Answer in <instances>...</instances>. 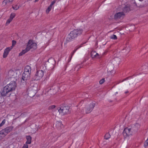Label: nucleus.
<instances>
[{
	"mask_svg": "<svg viewBox=\"0 0 148 148\" xmlns=\"http://www.w3.org/2000/svg\"><path fill=\"white\" fill-rule=\"evenodd\" d=\"M69 107L68 106H61L58 111L61 115H64L70 113Z\"/></svg>",
	"mask_w": 148,
	"mask_h": 148,
	"instance_id": "f257e3e1",
	"label": "nucleus"
},
{
	"mask_svg": "<svg viewBox=\"0 0 148 148\" xmlns=\"http://www.w3.org/2000/svg\"><path fill=\"white\" fill-rule=\"evenodd\" d=\"M27 48L29 51L30 49L32 50H34L37 48V45L36 43L33 42L32 40H30L27 43Z\"/></svg>",
	"mask_w": 148,
	"mask_h": 148,
	"instance_id": "f03ea898",
	"label": "nucleus"
},
{
	"mask_svg": "<svg viewBox=\"0 0 148 148\" xmlns=\"http://www.w3.org/2000/svg\"><path fill=\"white\" fill-rule=\"evenodd\" d=\"M44 74V72L42 70L37 71L35 76L33 77L34 80H39L43 77Z\"/></svg>",
	"mask_w": 148,
	"mask_h": 148,
	"instance_id": "7ed1b4c3",
	"label": "nucleus"
},
{
	"mask_svg": "<svg viewBox=\"0 0 148 148\" xmlns=\"http://www.w3.org/2000/svg\"><path fill=\"white\" fill-rule=\"evenodd\" d=\"M82 29H74L73 31L71 32L69 34L73 38H74L76 37L78 35L81 34L82 32Z\"/></svg>",
	"mask_w": 148,
	"mask_h": 148,
	"instance_id": "20e7f679",
	"label": "nucleus"
},
{
	"mask_svg": "<svg viewBox=\"0 0 148 148\" xmlns=\"http://www.w3.org/2000/svg\"><path fill=\"white\" fill-rule=\"evenodd\" d=\"M38 85L37 84H34L33 86L32 87L31 90L33 91V94L32 95L31 94V92H29L28 94V95L30 97H32L34 96L37 92L38 90L37 88Z\"/></svg>",
	"mask_w": 148,
	"mask_h": 148,
	"instance_id": "39448f33",
	"label": "nucleus"
},
{
	"mask_svg": "<svg viewBox=\"0 0 148 148\" xmlns=\"http://www.w3.org/2000/svg\"><path fill=\"white\" fill-rule=\"evenodd\" d=\"M130 128H125L123 132V134L125 138L128 137L132 134V132Z\"/></svg>",
	"mask_w": 148,
	"mask_h": 148,
	"instance_id": "423d86ee",
	"label": "nucleus"
},
{
	"mask_svg": "<svg viewBox=\"0 0 148 148\" xmlns=\"http://www.w3.org/2000/svg\"><path fill=\"white\" fill-rule=\"evenodd\" d=\"M55 63L56 62L54 59L52 58H50L48 60L46 64L49 66L53 68Z\"/></svg>",
	"mask_w": 148,
	"mask_h": 148,
	"instance_id": "0eeeda50",
	"label": "nucleus"
},
{
	"mask_svg": "<svg viewBox=\"0 0 148 148\" xmlns=\"http://www.w3.org/2000/svg\"><path fill=\"white\" fill-rule=\"evenodd\" d=\"M125 16L123 12H118L115 14L114 16V18L117 20L119 19H122Z\"/></svg>",
	"mask_w": 148,
	"mask_h": 148,
	"instance_id": "6e6552de",
	"label": "nucleus"
},
{
	"mask_svg": "<svg viewBox=\"0 0 148 148\" xmlns=\"http://www.w3.org/2000/svg\"><path fill=\"white\" fill-rule=\"evenodd\" d=\"M95 106L94 103H90L89 105L87 106L86 108V111L85 113L86 114L90 113L92 110Z\"/></svg>",
	"mask_w": 148,
	"mask_h": 148,
	"instance_id": "1a4fd4ad",
	"label": "nucleus"
},
{
	"mask_svg": "<svg viewBox=\"0 0 148 148\" xmlns=\"http://www.w3.org/2000/svg\"><path fill=\"white\" fill-rule=\"evenodd\" d=\"M8 76L9 77L12 78L13 79H14V80H16V79L15 78V75H16V73L13 71L11 70H10L8 72Z\"/></svg>",
	"mask_w": 148,
	"mask_h": 148,
	"instance_id": "9d476101",
	"label": "nucleus"
},
{
	"mask_svg": "<svg viewBox=\"0 0 148 148\" xmlns=\"http://www.w3.org/2000/svg\"><path fill=\"white\" fill-rule=\"evenodd\" d=\"M1 95L3 97L5 96L9 97L11 94V93L8 92L5 87L3 88V90L1 92Z\"/></svg>",
	"mask_w": 148,
	"mask_h": 148,
	"instance_id": "9b49d317",
	"label": "nucleus"
},
{
	"mask_svg": "<svg viewBox=\"0 0 148 148\" xmlns=\"http://www.w3.org/2000/svg\"><path fill=\"white\" fill-rule=\"evenodd\" d=\"M30 73L24 72L22 75V79L24 81L27 80L30 78Z\"/></svg>",
	"mask_w": 148,
	"mask_h": 148,
	"instance_id": "f8f14e48",
	"label": "nucleus"
},
{
	"mask_svg": "<svg viewBox=\"0 0 148 148\" xmlns=\"http://www.w3.org/2000/svg\"><path fill=\"white\" fill-rule=\"evenodd\" d=\"M12 47H10L6 48L4 50L3 57V58H5L7 56L9 51L12 49Z\"/></svg>",
	"mask_w": 148,
	"mask_h": 148,
	"instance_id": "ddd939ff",
	"label": "nucleus"
},
{
	"mask_svg": "<svg viewBox=\"0 0 148 148\" xmlns=\"http://www.w3.org/2000/svg\"><path fill=\"white\" fill-rule=\"evenodd\" d=\"M8 85L14 90H15L16 86V84L15 82V81L14 80L12 81Z\"/></svg>",
	"mask_w": 148,
	"mask_h": 148,
	"instance_id": "4468645a",
	"label": "nucleus"
},
{
	"mask_svg": "<svg viewBox=\"0 0 148 148\" xmlns=\"http://www.w3.org/2000/svg\"><path fill=\"white\" fill-rule=\"evenodd\" d=\"M91 56L92 58H95L97 57L98 58H99V54L96 53V52L93 51H92L91 52Z\"/></svg>",
	"mask_w": 148,
	"mask_h": 148,
	"instance_id": "2eb2a0df",
	"label": "nucleus"
},
{
	"mask_svg": "<svg viewBox=\"0 0 148 148\" xmlns=\"http://www.w3.org/2000/svg\"><path fill=\"white\" fill-rule=\"evenodd\" d=\"M13 127L12 126L8 127L4 129L5 133L7 135L13 129Z\"/></svg>",
	"mask_w": 148,
	"mask_h": 148,
	"instance_id": "dca6fc26",
	"label": "nucleus"
},
{
	"mask_svg": "<svg viewBox=\"0 0 148 148\" xmlns=\"http://www.w3.org/2000/svg\"><path fill=\"white\" fill-rule=\"evenodd\" d=\"M25 72H28L31 73V67L29 65L26 66L25 68L24 71Z\"/></svg>",
	"mask_w": 148,
	"mask_h": 148,
	"instance_id": "f3484780",
	"label": "nucleus"
},
{
	"mask_svg": "<svg viewBox=\"0 0 148 148\" xmlns=\"http://www.w3.org/2000/svg\"><path fill=\"white\" fill-rule=\"evenodd\" d=\"M26 138L27 140L26 144H30L31 143L32 137L30 136H26Z\"/></svg>",
	"mask_w": 148,
	"mask_h": 148,
	"instance_id": "a211bd4d",
	"label": "nucleus"
},
{
	"mask_svg": "<svg viewBox=\"0 0 148 148\" xmlns=\"http://www.w3.org/2000/svg\"><path fill=\"white\" fill-rule=\"evenodd\" d=\"M73 38L70 34H69L66 38V42L65 43L70 42Z\"/></svg>",
	"mask_w": 148,
	"mask_h": 148,
	"instance_id": "6ab92c4d",
	"label": "nucleus"
},
{
	"mask_svg": "<svg viewBox=\"0 0 148 148\" xmlns=\"http://www.w3.org/2000/svg\"><path fill=\"white\" fill-rule=\"evenodd\" d=\"M5 88L10 93H11V92L12 91L14 90L12 88H11L10 86H8V84L5 87Z\"/></svg>",
	"mask_w": 148,
	"mask_h": 148,
	"instance_id": "aec40b11",
	"label": "nucleus"
},
{
	"mask_svg": "<svg viewBox=\"0 0 148 148\" xmlns=\"http://www.w3.org/2000/svg\"><path fill=\"white\" fill-rule=\"evenodd\" d=\"M56 126L58 129L60 128L61 127L62 125L61 122H57L55 124Z\"/></svg>",
	"mask_w": 148,
	"mask_h": 148,
	"instance_id": "412c9836",
	"label": "nucleus"
},
{
	"mask_svg": "<svg viewBox=\"0 0 148 148\" xmlns=\"http://www.w3.org/2000/svg\"><path fill=\"white\" fill-rule=\"evenodd\" d=\"M6 133H5V132L4 129L2 130L1 131H0V135L1 137H4L6 135Z\"/></svg>",
	"mask_w": 148,
	"mask_h": 148,
	"instance_id": "4be33fe9",
	"label": "nucleus"
},
{
	"mask_svg": "<svg viewBox=\"0 0 148 148\" xmlns=\"http://www.w3.org/2000/svg\"><path fill=\"white\" fill-rule=\"evenodd\" d=\"M28 51H29V50L27 49V48L26 47L25 49L22 50V51L19 54V56H21Z\"/></svg>",
	"mask_w": 148,
	"mask_h": 148,
	"instance_id": "5701e85b",
	"label": "nucleus"
},
{
	"mask_svg": "<svg viewBox=\"0 0 148 148\" xmlns=\"http://www.w3.org/2000/svg\"><path fill=\"white\" fill-rule=\"evenodd\" d=\"M130 11V8L128 7H125L123 9V11L125 12H129Z\"/></svg>",
	"mask_w": 148,
	"mask_h": 148,
	"instance_id": "b1692460",
	"label": "nucleus"
},
{
	"mask_svg": "<svg viewBox=\"0 0 148 148\" xmlns=\"http://www.w3.org/2000/svg\"><path fill=\"white\" fill-rule=\"evenodd\" d=\"M110 137V135L109 133H107L104 136V138L106 139H108Z\"/></svg>",
	"mask_w": 148,
	"mask_h": 148,
	"instance_id": "393cba45",
	"label": "nucleus"
},
{
	"mask_svg": "<svg viewBox=\"0 0 148 148\" xmlns=\"http://www.w3.org/2000/svg\"><path fill=\"white\" fill-rule=\"evenodd\" d=\"M52 7L51 6V5H49L47 9L46 10V13L47 14H48L49 13V11L51 10V8H52Z\"/></svg>",
	"mask_w": 148,
	"mask_h": 148,
	"instance_id": "a878e982",
	"label": "nucleus"
},
{
	"mask_svg": "<svg viewBox=\"0 0 148 148\" xmlns=\"http://www.w3.org/2000/svg\"><path fill=\"white\" fill-rule=\"evenodd\" d=\"M83 44H81V45H80L77 48L75 49L74 50H73V51L72 53H71V58L72 57V56L74 54V53L75 52V51L79 48L80 47H82V45Z\"/></svg>",
	"mask_w": 148,
	"mask_h": 148,
	"instance_id": "bb28decb",
	"label": "nucleus"
},
{
	"mask_svg": "<svg viewBox=\"0 0 148 148\" xmlns=\"http://www.w3.org/2000/svg\"><path fill=\"white\" fill-rule=\"evenodd\" d=\"M15 15H16V14L15 13H12L10 14V18H11V19L12 20L13 18L15 16Z\"/></svg>",
	"mask_w": 148,
	"mask_h": 148,
	"instance_id": "cd10ccee",
	"label": "nucleus"
},
{
	"mask_svg": "<svg viewBox=\"0 0 148 148\" xmlns=\"http://www.w3.org/2000/svg\"><path fill=\"white\" fill-rule=\"evenodd\" d=\"M111 39L116 40L117 39V36L114 34H113L110 37Z\"/></svg>",
	"mask_w": 148,
	"mask_h": 148,
	"instance_id": "c85d7f7f",
	"label": "nucleus"
},
{
	"mask_svg": "<svg viewBox=\"0 0 148 148\" xmlns=\"http://www.w3.org/2000/svg\"><path fill=\"white\" fill-rule=\"evenodd\" d=\"M12 20L11 19V18H9L7 21L6 23V25H7L9 24L10 22L12 21Z\"/></svg>",
	"mask_w": 148,
	"mask_h": 148,
	"instance_id": "c756f323",
	"label": "nucleus"
},
{
	"mask_svg": "<svg viewBox=\"0 0 148 148\" xmlns=\"http://www.w3.org/2000/svg\"><path fill=\"white\" fill-rule=\"evenodd\" d=\"M12 8L14 10H16L19 8V7L17 6V5H16L15 6H12Z\"/></svg>",
	"mask_w": 148,
	"mask_h": 148,
	"instance_id": "7c9ffc66",
	"label": "nucleus"
},
{
	"mask_svg": "<svg viewBox=\"0 0 148 148\" xmlns=\"http://www.w3.org/2000/svg\"><path fill=\"white\" fill-rule=\"evenodd\" d=\"M56 107V106L55 105H52L50 106L48 108L49 110H51L53 108H54Z\"/></svg>",
	"mask_w": 148,
	"mask_h": 148,
	"instance_id": "2f4dec72",
	"label": "nucleus"
},
{
	"mask_svg": "<svg viewBox=\"0 0 148 148\" xmlns=\"http://www.w3.org/2000/svg\"><path fill=\"white\" fill-rule=\"evenodd\" d=\"M144 145L145 147L148 146V138L147 139L145 142Z\"/></svg>",
	"mask_w": 148,
	"mask_h": 148,
	"instance_id": "473e14b6",
	"label": "nucleus"
},
{
	"mask_svg": "<svg viewBox=\"0 0 148 148\" xmlns=\"http://www.w3.org/2000/svg\"><path fill=\"white\" fill-rule=\"evenodd\" d=\"M105 82V79L104 78H103L101 80L99 81V83L101 84Z\"/></svg>",
	"mask_w": 148,
	"mask_h": 148,
	"instance_id": "72a5a7b5",
	"label": "nucleus"
},
{
	"mask_svg": "<svg viewBox=\"0 0 148 148\" xmlns=\"http://www.w3.org/2000/svg\"><path fill=\"white\" fill-rule=\"evenodd\" d=\"M8 0H4L2 2V4L4 5H6L8 1Z\"/></svg>",
	"mask_w": 148,
	"mask_h": 148,
	"instance_id": "f704fd0d",
	"label": "nucleus"
},
{
	"mask_svg": "<svg viewBox=\"0 0 148 148\" xmlns=\"http://www.w3.org/2000/svg\"><path fill=\"white\" fill-rule=\"evenodd\" d=\"M5 122V119H4L2 123L0 124V127L2 126L3 125H4Z\"/></svg>",
	"mask_w": 148,
	"mask_h": 148,
	"instance_id": "c9c22d12",
	"label": "nucleus"
},
{
	"mask_svg": "<svg viewBox=\"0 0 148 148\" xmlns=\"http://www.w3.org/2000/svg\"><path fill=\"white\" fill-rule=\"evenodd\" d=\"M16 41L14 40H13L12 41V46H11L12 47H13L16 44Z\"/></svg>",
	"mask_w": 148,
	"mask_h": 148,
	"instance_id": "e433bc0d",
	"label": "nucleus"
},
{
	"mask_svg": "<svg viewBox=\"0 0 148 148\" xmlns=\"http://www.w3.org/2000/svg\"><path fill=\"white\" fill-rule=\"evenodd\" d=\"M27 144H24L22 148H28V145H27Z\"/></svg>",
	"mask_w": 148,
	"mask_h": 148,
	"instance_id": "4c0bfd02",
	"label": "nucleus"
},
{
	"mask_svg": "<svg viewBox=\"0 0 148 148\" xmlns=\"http://www.w3.org/2000/svg\"><path fill=\"white\" fill-rule=\"evenodd\" d=\"M56 1L54 0L52 2L51 4L50 5H51V7H52V6L54 4V3H56Z\"/></svg>",
	"mask_w": 148,
	"mask_h": 148,
	"instance_id": "58836bf2",
	"label": "nucleus"
},
{
	"mask_svg": "<svg viewBox=\"0 0 148 148\" xmlns=\"http://www.w3.org/2000/svg\"><path fill=\"white\" fill-rule=\"evenodd\" d=\"M14 0H8L9 2H11L13 1Z\"/></svg>",
	"mask_w": 148,
	"mask_h": 148,
	"instance_id": "ea45409f",
	"label": "nucleus"
},
{
	"mask_svg": "<svg viewBox=\"0 0 148 148\" xmlns=\"http://www.w3.org/2000/svg\"><path fill=\"white\" fill-rule=\"evenodd\" d=\"M31 91L32 92H31V95H32L33 94V91H32V90H31L30 91H29V92H31Z\"/></svg>",
	"mask_w": 148,
	"mask_h": 148,
	"instance_id": "a19ab883",
	"label": "nucleus"
},
{
	"mask_svg": "<svg viewBox=\"0 0 148 148\" xmlns=\"http://www.w3.org/2000/svg\"><path fill=\"white\" fill-rule=\"evenodd\" d=\"M39 0H35V2H37Z\"/></svg>",
	"mask_w": 148,
	"mask_h": 148,
	"instance_id": "79ce46f5",
	"label": "nucleus"
},
{
	"mask_svg": "<svg viewBox=\"0 0 148 148\" xmlns=\"http://www.w3.org/2000/svg\"><path fill=\"white\" fill-rule=\"evenodd\" d=\"M128 92H129L128 91H126V92H125V93L126 94L127 93H128Z\"/></svg>",
	"mask_w": 148,
	"mask_h": 148,
	"instance_id": "37998d69",
	"label": "nucleus"
},
{
	"mask_svg": "<svg viewBox=\"0 0 148 148\" xmlns=\"http://www.w3.org/2000/svg\"><path fill=\"white\" fill-rule=\"evenodd\" d=\"M134 3L135 4V5H136V6L137 5V4H136V3L134 2Z\"/></svg>",
	"mask_w": 148,
	"mask_h": 148,
	"instance_id": "c03bdc74",
	"label": "nucleus"
},
{
	"mask_svg": "<svg viewBox=\"0 0 148 148\" xmlns=\"http://www.w3.org/2000/svg\"><path fill=\"white\" fill-rule=\"evenodd\" d=\"M85 43V42L84 43V44Z\"/></svg>",
	"mask_w": 148,
	"mask_h": 148,
	"instance_id": "a18cd8bd",
	"label": "nucleus"
},
{
	"mask_svg": "<svg viewBox=\"0 0 148 148\" xmlns=\"http://www.w3.org/2000/svg\"><path fill=\"white\" fill-rule=\"evenodd\" d=\"M85 43V42L84 43V44Z\"/></svg>",
	"mask_w": 148,
	"mask_h": 148,
	"instance_id": "49530a36",
	"label": "nucleus"
},
{
	"mask_svg": "<svg viewBox=\"0 0 148 148\" xmlns=\"http://www.w3.org/2000/svg\"><path fill=\"white\" fill-rule=\"evenodd\" d=\"M85 43V42L84 43V44Z\"/></svg>",
	"mask_w": 148,
	"mask_h": 148,
	"instance_id": "de8ad7c7",
	"label": "nucleus"
}]
</instances>
